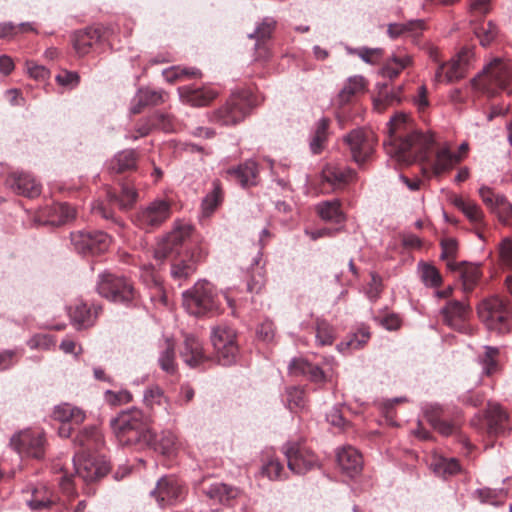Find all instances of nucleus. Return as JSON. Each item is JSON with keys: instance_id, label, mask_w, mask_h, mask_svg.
Segmentation results:
<instances>
[{"instance_id": "nucleus-47", "label": "nucleus", "mask_w": 512, "mask_h": 512, "mask_svg": "<svg viewBox=\"0 0 512 512\" xmlns=\"http://www.w3.org/2000/svg\"><path fill=\"white\" fill-rule=\"evenodd\" d=\"M418 273L425 286L437 288L442 284V276L438 269L428 263H419Z\"/></svg>"}, {"instance_id": "nucleus-32", "label": "nucleus", "mask_w": 512, "mask_h": 512, "mask_svg": "<svg viewBox=\"0 0 512 512\" xmlns=\"http://www.w3.org/2000/svg\"><path fill=\"white\" fill-rule=\"evenodd\" d=\"M101 37L100 28L89 27L77 31L73 35V47L79 55H86L90 52L92 46L101 40Z\"/></svg>"}, {"instance_id": "nucleus-42", "label": "nucleus", "mask_w": 512, "mask_h": 512, "mask_svg": "<svg viewBox=\"0 0 512 512\" xmlns=\"http://www.w3.org/2000/svg\"><path fill=\"white\" fill-rule=\"evenodd\" d=\"M223 200V190L218 180L212 182V190L202 200L201 208L204 216L209 217Z\"/></svg>"}, {"instance_id": "nucleus-61", "label": "nucleus", "mask_w": 512, "mask_h": 512, "mask_svg": "<svg viewBox=\"0 0 512 512\" xmlns=\"http://www.w3.org/2000/svg\"><path fill=\"white\" fill-rule=\"evenodd\" d=\"M462 213L474 224H480L483 221L484 214L480 206L473 201H469L463 208Z\"/></svg>"}, {"instance_id": "nucleus-23", "label": "nucleus", "mask_w": 512, "mask_h": 512, "mask_svg": "<svg viewBox=\"0 0 512 512\" xmlns=\"http://www.w3.org/2000/svg\"><path fill=\"white\" fill-rule=\"evenodd\" d=\"M79 449L75 453H92L104 445L103 434L96 425L84 427L74 439Z\"/></svg>"}, {"instance_id": "nucleus-40", "label": "nucleus", "mask_w": 512, "mask_h": 512, "mask_svg": "<svg viewBox=\"0 0 512 512\" xmlns=\"http://www.w3.org/2000/svg\"><path fill=\"white\" fill-rule=\"evenodd\" d=\"M499 349L493 346H484V353L477 358L478 363L482 367V374L491 376L499 370Z\"/></svg>"}, {"instance_id": "nucleus-25", "label": "nucleus", "mask_w": 512, "mask_h": 512, "mask_svg": "<svg viewBox=\"0 0 512 512\" xmlns=\"http://www.w3.org/2000/svg\"><path fill=\"white\" fill-rule=\"evenodd\" d=\"M101 310L102 308L99 305L88 307L86 303L79 301L69 307L68 313L72 323L77 329H84L95 324Z\"/></svg>"}, {"instance_id": "nucleus-6", "label": "nucleus", "mask_w": 512, "mask_h": 512, "mask_svg": "<svg viewBox=\"0 0 512 512\" xmlns=\"http://www.w3.org/2000/svg\"><path fill=\"white\" fill-rule=\"evenodd\" d=\"M183 306L194 316H203L218 308L217 294L208 281H199L191 289L183 292Z\"/></svg>"}, {"instance_id": "nucleus-15", "label": "nucleus", "mask_w": 512, "mask_h": 512, "mask_svg": "<svg viewBox=\"0 0 512 512\" xmlns=\"http://www.w3.org/2000/svg\"><path fill=\"white\" fill-rule=\"evenodd\" d=\"M10 445L21 456L41 459L45 454V437L39 430L27 429L13 435Z\"/></svg>"}, {"instance_id": "nucleus-59", "label": "nucleus", "mask_w": 512, "mask_h": 512, "mask_svg": "<svg viewBox=\"0 0 512 512\" xmlns=\"http://www.w3.org/2000/svg\"><path fill=\"white\" fill-rule=\"evenodd\" d=\"M154 128L160 129L164 132L175 131V121L172 116L165 113H155L152 115Z\"/></svg>"}, {"instance_id": "nucleus-33", "label": "nucleus", "mask_w": 512, "mask_h": 512, "mask_svg": "<svg viewBox=\"0 0 512 512\" xmlns=\"http://www.w3.org/2000/svg\"><path fill=\"white\" fill-rule=\"evenodd\" d=\"M289 372L292 375L306 376L315 383L324 382L326 379L324 371L317 365L310 363L303 358H295L289 364Z\"/></svg>"}, {"instance_id": "nucleus-64", "label": "nucleus", "mask_w": 512, "mask_h": 512, "mask_svg": "<svg viewBox=\"0 0 512 512\" xmlns=\"http://www.w3.org/2000/svg\"><path fill=\"white\" fill-rule=\"evenodd\" d=\"M55 80L61 86L74 88L79 84L80 77L76 72L64 70L55 77Z\"/></svg>"}, {"instance_id": "nucleus-52", "label": "nucleus", "mask_w": 512, "mask_h": 512, "mask_svg": "<svg viewBox=\"0 0 512 512\" xmlns=\"http://www.w3.org/2000/svg\"><path fill=\"white\" fill-rule=\"evenodd\" d=\"M158 363L164 372L168 374H174L176 372L175 351L170 343H167L165 350L160 353Z\"/></svg>"}, {"instance_id": "nucleus-22", "label": "nucleus", "mask_w": 512, "mask_h": 512, "mask_svg": "<svg viewBox=\"0 0 512 512\" xmlns=\"http://www.w3.org/2000/svg\"><path fill=\"white\" fill-rule=\"evenodd\" d=\"M225 174L242 188H248L257 185L259 168L254 160L249 159L237 167L227 169Z\"/></svg>"}, {"instance_id": "nucleus-39", "label": "nucleus", "mask_w": 512, "mask_h": 512, "mask_svg": "<svg viewBox=\"0 0 512 512\" xmlns=\"http://www.w3.org/2000/svg\"><path fill=\"white\" fill-rule=\"evenodd\" d=\"M462 158L463 156H460L455 152H451L447 147L440 148L436 153L433 171L435 174L446 172L458 164Z\"/></svg>"}, {"instance_id": "nucleus-5", "label": "nucleus", "mask_w": 512, "mask_h": 512, "mask_svg": "<svg viewBox=\"0 0 512 512\" xmlns=\"http://www.w3.org/2000/svg\"><path fill=\"white\" fill-rule=\"evenodd\" d=\"M478 316L490 331L506 333L511 328V309L499 296L483 300L478 306Z\"/></svg>"}, {"instance_id": "nucleus-13", "label": "nucleus", "mask_w": 512, "mask_h": 512, "mask_svg": "<svg viewBox=\"0 0 512 512\" xmlns=\"http://www.w3.org/2000/svg\"><path fill=\"white\" fill-rule=\"evenodd\" d=\"M343 140L358 165L364 164L371 157L377 142L374 133L363 128L352 130L344 136Z\"/></svg>"}, {"instance_id": "nucleus-49", "label": "nucleus", "mask_w": 512, "mask_h": 512, "mask_svg": "<svg viewBox=\"0 0 512 512\" xmlns=\"http://www.w3.org/2000/svg\"><path fill=\"white\" fill-rule=\"evenodd\" d=\"M370 339V332L366 328H360L352 334L347 341L338 344V350L344 352L346 350H357L362 348Z\"/></svg>"}, {"instance_id": "nucleus-11", "label": "nucleus", "mask_w": 512, "mask_h": 512, "mask_svg": "<svg viewBox=\"0 0 512 512\" xmlns=\"http://www.w3.org/2000/svg\"><path fill=\"white\" fill-rule=\"evenodd\" d=\"M211 342L219 364L229 366L236 361L238 344L234 329L226 325L214 327L211 331Z\"/></svg>"}, {"instance_id": "nucleus-30", "label": "nucleus", "mask_w": 512, "mask_h": 512, "mask_svg": "<svg viewBox=\"0 0 512 512\" xmlns=\"http://www.w3.org/2000/svg\"><path fill=\"white\" fill-rule=\"evenodd\" d=\"M357 178L355 170L340 165L328 164L322 171L323 181L334 187L346 185Z\"/></svg>"}, {"instance_id": "nucleus-26", "label": "nucleus", "mask_w": 512, "mask_h": 512, "mask_svg": "<svg viewBox=\"0 0 512 512\" xmlns=\"http://www.w3.org/2000/svg\"><path fill=\"white\" fill-rule=\"evenodd\" d=\"M178 94L183 103L193 107L208 105L217 96V93L208 87L181 86Z\"/></svg>"}, {"instance_id": "nucleus-41", "label": "nucleus", "mask_w": 512, "mask_h": 512, "mask_svg": "<svg viewBox=\"0 0 512 512\" xmlns=\"http://www.w3.org/2000/svg\"><path fill=\"white\" fill-rule=\"evenodd\" d=\"M340 206V201L338 199H333L319 203L316 209L323 220L341 223L344 221L345 217Z\"/></svg>"}, {"instance_id": "nucleus-57", "label": "nucleus", "mask_w": 512, "mask_h": 512, "mask_svg": "<svg viewBox=\"0 0 512 512\" xmlns=\"http://www.w3.org/2000/svg\"><path fill=\"white\" fill-rule=\"evenodd\" d=\"M349 52L356 54L359 58L368 64H375L380 60L383 50L381 48L360 47L350 49Z\"/></svg>"}, {"instance_id": "nucleus-45", "label": "nucleus", "mask_w": 512, "mask_h": 512, "mask_svg": "<svg viewBox=\"0 0 512 512\" xmlns=\"http://www.w3.org/2000/svg\"><path fill=\"white\" fill-rule=\"evenodd\" d=\"M365 89V79L362 76L350 77L339 92V100L341 103H347L351 98Z\"/></svg>"}, {"instance_id": "nucleus-54", "label": "nucleus", "mask_w": 512, "mask_h": 512, "mask_svg": "<svg viewBox=\"0 0 512 512\" xmlns=\"http://www.w3.org/2000/svg\"><path fill=\"white\" fill-rule=\"evenodd\" d=\"M504 225H512V204L503 196H499L497 207L493 211Z\"/></svg>"}, {"instance_id": "nucleus-8", "label": "nucleus", "mask_w": 512, "mask_h": 512, "mask_svg": "<svg viewBox=\"0 0 512 512\" xmlns=\"http://www.w3.org/2000/svg\"><path fill=\"white\" fill-rule=\"evenodd\" d=\"M254 105L255 100L248 91L233 94L225 105L214 112L212 121L220 125H235L245 118Z\"/></svg>"}, {"instance_id": "nucleus-38", "label": "nucleus", "mask_w": 512, "mask_h": 512, "mask_svg": "<svg viewBox=\"0 0 512 512\" xmlns=\"http://www.w3.org/2000/svg\"><path fill=\"white\" fill-rule=\"evenodd\" d=\"M53 418L60 422H71L74 425H79L84 422L86 414L78 407L63 403L54 408Z\"/></svg>"}, {"instance_id": "nucleus-62", "label": "nucleus", "mask_w": 512, "mask_h": 512, "mask_svg": "<svg viewBox=\"0 0 512 512\" xmlns=\"http://www.w3.org/2000/svg\"><path fill=\"white\" fill-rule=\"evenodd\" d=\"M475 493L482 503L491 505H498L500 503L499 495L501 494V491L498 492L495 489L485 487L477 489Z\"/></svg>"}, {"instance_id": "nucleus-55", "label": "nucleus", "mask_w": 512, "mask_h": 512, "mask_svg": "<svg viewBox=\"0 0 512 512\" xmlns=\"http://www.w3.org/2000/svg\"><path fill=\"white\" fill-rule=\"evenodd\" d=\"M51 210L53 211V213L55 215L58 216L57 222L59 224L66 223V222L74 219L76 216L75 209L67 203H55L51 207ZM51 222L55 223L56 220L52 219Z\"/></svg>"}, {"instance_id": "nucleus-17", "label": "nucleus", "mask_w": 512, "mask_h": 512, "mask_svg": "<svg viewBox=\"0 0 512 512\" xmlns=\"http://www.w3.org/2000/svg\"><path fill=\"white\" fill-rule=\"evenodd\" d=\"M73 464L76 474L85 482L104 477L110 469L104 460L96 458L92 453H75Z\"/></svg>"}, {"instance_id": "nucleus-12", "label": "nucleus", "mask_w": 512, "mask_h": 512, "mask_svg": "<svg viewBox=\"0 0 512 512\" xmlns=\"http://www.w3.org/2000/svg\"><path fill=\"white\" fill-rule=\"evenodd\" d=\"M75 251L83 255H99L106 252L111 237L103 231H76L70 234Z\"/></svg>"}, {"instance_id": "nucleus-28", "label": "nucleus", "mask_w": 512, "mask_h": 512, "mask_svg": "<svg viewBox=\"0 0 512 512\" xmlns=\"http://www.w3.org/2000/svg\"><path fill=\"white\" fill-rule=\"evenodd\" d=\"M486 421L488 433L492 435L504 433L510 427L508 412L496 403L488 404Z\"/></svg>"}, {"instance_id": "nucleus-53", "label": "nucleus", "mask_w": 512, "mask_h": 512, "mask_svg": "<svg viewBox=\"0 0 512 512\" xmlns=\"http://www.w3.org/2000/svg\"><path fill=\"white\" fill-rule=\"evenodd\" d=\"M276 21L272 18L266 17L263 21L256 27L255 31L248 35L250 39H256L257 45L260 41H265L270 38L274 28Z\"/></svg>"}, {"instance_id": "nucleus-48", "label": "nucleus", "mask_w": 512, "mask_h": 512, "mask_svg": "<svg viewBox=\"0 0 512 512\" xmlns=\"http://www.w3.org/2000/svg\"><path fill=\"white\" fill-rule=\"evenodd\" d=\"M402 86H398L395 90L387 92L386 90L379 91L378 97L374 99V109L379 113L383 112L388 106L401 101Z\"/></svg>"}, {"instance_id": "nucleus-37", "label": "nucleus", "mask_w": 512, "mask_h": 512, "mask_svg": "<svg viewBox=\"0 0 512 512\" xmlns=\"http://www.w3.org/2000/svg\"><path fill=\"white\" fill-rule=\"evenodd\" d=\"M138 154L134 149H126L117 153L109 162L108 169L122 173L136 167Z\"/></svg>"}, {"instance_id": "nucleus-35", "label": "nucleus", "mask_w": 512, "mask_h": 512, "mask_svg": "<svg viewBox=\"0 0 512 512\" xmlns=\"http://www.w3.org/2000/svg\"><path fill=\"white\" fill-rule=\"evenodd\" d=\"M412 62L413 60L411 55L407 53L394 54L386 60L384 66L380 70V74L382 77L392 80L396 78L401 71L409 67Z\"/></svg>"}, {"instance_id": "nucleus-27", "label": "nucleus", "mask_w": 512, "mask_h": 512, "mask_svg": "<svg viewBox=\"0 0 512 512\" xmlns=\"http://www.w3.org/2000/svg\"><path fill=\"white\" fill-rule=\"evenodd\" d=\"M337 463L341 471L348 477L353 478L362 470V456L353 447L347 446L338 450Z\"/></svg>"}, {"instance_id": "nucleus-50", "label": "nucleus", "mask_w": 512, "mask_h": 512, "mask_svg": "<svg viewBox=\"0 0 512 512\" xmlns=\"http://www.w3.org/2000/svg\"><path fill=\"white\" fill-rule=\"evenodd\" d=\"M434 472L441 476L455 475L460 471V464L455 458L439 457L432 463Z\"/></svg>"}, {"instance_id": "nucleus-19", "label": "nucleus", "mask_w": 512, "mask_h": 512, "mask_svg": "<svg viewBox=\"0 0 512 512\" xmlns=\"http://www.w3.org/2000/svg\"><path fill=\"white\" fill-rule=\"evenodd\" d=\"M185 489L177 478L165 476L158 480L151 495L156 498L159 506L173 505L184 498Z\"/></svg>"}, {"instance_id": "nucleus-51", "label": "nucleus", "mask_w": 512, "mask_h": 512, "mask_svg": "<svg viewBox=\"0 0 512 512\" xmlns=\"http://www.w3.org/2000/svg\"><path fill=\"white\" fill-rule=\"evenodd\" d=\"M262 473L270 480H282L286 477V472L283 464L277 458L269 459L262 466Z\"/></svg>"}, {"instance_id": "nucleus-21", "label": "nucleus", "mask_w": 512, "mask_h": 512, "mask_svg": "<svg viewBox=\"0 0 512 512\" xmlns=\"http://www.w3.org/2000/svg\"><path fill=\"white\" fill-rule=\"evenodd\" d=\"M5 182L15 193L28 198H35L41 193L40 183L29 173L13 172Z\"/></svg>"}, {"instance_id": "nucleus-24", "label": "nucleus", "mask_w": 512, "mask_h": 512, "mask_svg": "<svg viewBox=\"0 0 512 512\" xmlns=\"http://www.w3.org/2000/svg\"><path fill=\"white\" fill-rule=\"evenodd\" d=\"M180 357L186 365L195 368L208 360L203 343L194 335H186L183 346L180 349Z\"/></svg>"}, {"instance_id": "nucleus-4", "label": "nucleus", "mask_w": 512, "mask_h": 512, "mask_svg": "<svg viewBox=\"0 0 512 512\" xmlns=\"http://www.w3.org/2000/svg\"><path fill=\"white\" fill-rule=\"evenodd\" d=\"M473 81L479 88L491 92L501 90L512 95V64L509 60L496 58Z\"/></svg>"}, {"instance_id": "nucleus-9", "label": "nucleus", "mask_w": 512, "mask_h": 512, "mask_svg": "<svg viewBox=\"0 0 512 512\" xmlns=\"http://www.w3.org/2000/svg\"><path fill=\"white\" fill-rule=\"evenodd\" d=\"M172 213L171 204L165 199H155L141 207L134 216V224L146 232L159 228Z\"/></svg>"}, {"instance_id": "nucleus-56", "label": "nucleus", "mask_w": 512, "mask_h": 512, "mask_svg": "<svg viewBox=\"0 0 512 512\" xmlns=\"http://www.w3.org/2000/svg\"><path fill=\"white\" fill-rule=\"evenodd\" d=\"M286 402L288 408L293 411L296 408H303L305 397L303 389L299 387H289L286 390Z\"/></svg>"}, {"instance_id": "nucleus-46", "label": "nucleus", "mask_w": 512, "mask_h": 512, "mask_svg": "<svg viewBox=\"0 0 512 512\" xmlns=\"http://www.w3.org/2000/svg\"><path fill=\"white\" fill-rule=\"evenodd\" d=\"M475 36L483 47L489 46L498 36V26L493 21L483 22L474 29Z\"/></svg>"}, {"instance_id": "nucleus-63", "label": "nucleus", "mask_w": 512, "mask_h": 512, "mask_svg": "<svg viewBox=\"0 0 512 512\" xmlns=\"http://www.w3.org/2000/svg\"><path fill=\"white\" fill-rule=\"evenodd\" d=\"M479 196L482 199L483 203L493 212L495 210V207H497L499 196L503 195L495 194L490 187L482 186L479 189Z\"/></svg>"}, {"instance_id": "nucleus-10", "label": "nucleus", "mask_w": 512, "mask_h": 512, "mask_svg": "<svg viewBox=\"0 0 512 512\" xmlns=\"http://www.w3.org/2000/svg\"><path fill=\"white\" fill-rule=\"evenodd\" d=\"M97 291L102 297L116 303L128 304L135 298L132 284L126 278L112 273L99 275Z\"/></svg>"}, {"instance_id": "nucleus-3", "label": "nucleus", "mask_w": 512, "mask_h": 512, "mask_svg": "<svg viewBox=\"0 0 512 512\" xmlns=\"http://www.w3.org/2000/svg\"><path fill=\"white\" fill-rule=\"evenodd\" d=\"M110 427L123 446L144 447L152 439V431L149 428L144 414L138 409L120 412L110 421Z\"/></svg>"}, {"instance_id": "nucleus-36", "label": "nucleus", "mask_w": 512, "mask_h": 512, "mask_svg": "<svg viewBox=\"0 0 512 512\" xmlns=\"http://www.w3.org/2000/svg\"><path fill=\"white\" fill-rule=\"evenodd\" d=\"M425 27V21L422 19L410 20L406 23H391L388 25L387 34L391 39L406 34L416 37L424 31Z\"/></svg>"}, {"instance_id": "nucleus-2", "label": "nucleus", "mask_w": 512, "mask_h": 512, "mask_svg": "<svg viewBox=\"0 0 512 512\" xmlns=\"http://www.w3.org/2000/svg\"><path fill=\"white\" fill-rule=\"evenodd\" d=\"M193 226L189 223L176 221L172 230L157 244L154 250V259L162 264L164 260L171 259L170 274L173 279L182 281L190 277L195 271L198 262L205 256L202 249L192 251L179 257L182 247L191 237Z\"/></svg>"}, {"instance_id": "nucleus-60", "label": "nucleus", "mask_w": 512, "mask_h": 512, "mask_svg": "<svg viewBox=\"0 0 512 512\" xmlns=\"http://www.w3.org/2000/svg\"><path fill=\"white\" fill-rule=\"evenodd\" d=\"M441 258L444 260H448V267L453 268V265L450 260H453L457 255L458 243L454 238H446L441 242Z\"/></svg>"}, {"instance_id": "nucleus-18", "label": "nucleus", "mask_w": 512, "mask_h": 512, "mask_svg": "<svg viewBox=\"0 0 512 512\" xmlns=\"http://www.w3.org/2000/svg\"><path fill=\"white\" fill-rule=\"evenodd\" d=\"M472 51L469 48L462 49L455 58L447 63L438 66L434 80L435 82H453L464 77Z\"/></svg>"}, {"instance_id": "nucleus-16", "label": "nucleus", "mask_w": 512, "mask_h": 512, "mask_svg": "<svg viewBox=\"0 0 512 512\" xmlns=\"http://www.w3.org/2000/svg\"><path fill=\"white\" fill-rule=\"evenodd\" d=\"M440 315L448 327L465 334L473 333V328L468 323L471 308L467 303L450 300L441 308Z\"/></svg>"}, {"instance_id": "nucleus-1", "label": "nucleus", "mask_w": 512, "mask_h": 512, "mask_svg": "<svg viewBox=\"0 0 512 512\" xmlns=\"http://www.w3.org/2000/svg\"><path fill=\"white\" fill-rule=\"evenodd\" d=\"M435 140L430 133L414 129L408 115L397 112L388 122L386 153L397 162L409 165L416 160H426Z\"/></svg>"}, {"instance_id": "nucleus-29", "label": "nucleus", "mask_w": 512, "mask_h": 512, "mask_svg": "<svg viewBox=\"0 0 512 512\" xmlns=\"http://www.w3.org/2000/svg\"><path fill=\"white\" fill-rule=\"evenodd\" d=\"M144 447H150L156 452L171 456L178 451L180 442L174 432L170 430H163L159 434L152 432L151 441L144 443Z\"/></svg>"}, {"instance_id": "nucleus-58", "label": "nucleus", "mask_w": 512, "mask_h": 512, "mask_svg": "<svg viewBox=\"0 0 512 512\" xmlns=\"http://www.w3.org/2000/svg\"><path fill=\"white\" fill-rule=\"evenodd\" d=\"M104 400L111 406H119L132 401V394L128 390L112 391L106 390Z\"/></svg>"}, {"instance_id": "nucleus-44", "label": "nucleus", "mask_w": 512, "mask_h": 512, "mask_svg": "<svg viewBox=\"0 0 512 512\" xmlns=\"http://www.w3.org/2000/svg\"><path fill=\"white\" fill-rule=\"evenodd\" d=\"M336 339L334 327L325 319L316 320V344L318 346H330Z\"/></svg>"}, {"instance_id": "nucleus-43", "label": "nucleus", "mask_w": 512, "mask_h": 512, "mask_svg": "<svg viewBox=\"0 0 512 512\" xmlns=\"http://www.w3.org/2000/svg\"><path fill=\"white\" fill-rule=\"evenodd\" d=\"M55 500L52 493L45 486H38L32 490L31 498L27 500L32 510H43L50 507Z\"/></svg>"}, {"instance_id": "nucleus-7", "label": "nucleus", "mask_w": 512, "mask_h": 512, "mask_svg": "<svg viewBox=\"0 0 512 512\" xmlns=\"http://www.w3.org/2000/svg\"><path fill=\"white\" fill-rule=\"evenodd\" d=\"M137 197V190L133 186L122 183L120 194L108 190L106 200H97L92 203L91 211L105 220L116 221L113 207L117 206L120 210L130 209L136 203Z\"/></svg>"}, {"instance_id": "nucleus-14", "label": "nucleus", "mask_w": 512, "mask_h": 512, "mask_svg": "<svg viewBox=\"0 0 512 512\" xmlns=\"http://www.w3.org/2000/svg\"><path fill=\"white\" fill-rule=\"evenodd\" d=\"M287 466L295 474L302 475L318 465L317 456L304 444L288 442L282 447Z\"/></svg>"}, {"instance_id": "nucleus-31", "label": "nucleus", "mask_w": 512, "mask_h": 512, "mask_svg": "<svg viewBox=\"0 0 512 512\" xmlns=\"http://www.w3.org/2000/svg\"><path fill=\"white\" fill-rule=\"evenodd\" d=\"M165 93L161 90L141 88L131 102V113L138 114L147 106H156L164 102Z\"/></svg>"}, {"instance_id": "nucleus-34", "label": "nucleus", "mask_w": 512, "mask_h": 512, "mask_svg": "<svg viewBox=\"0 0 512 512\" xmlns=\"http://www.w3.org/2000/svg\"><path fill=\"white\" fill-rule=\"evenodd\" d=\"M329 125L330 120L326 117L315 123L309 140V148L313 154H320L325 149L329 138Z\"/></svg>"}, {"instance_id": "nucleus-20", "label": "nucleus", "mask_w": 512, "mask_h": 512, "mask_svg": "<svg viewBox=\"0 0 512 512\" xmlns=\"http://www.w3.org/2000/svg\"><path fill=\"white\" fill-rule=\"evenodd\" d=\"M199 490L210 500L223 505H231L240 493L236 487L210 479H204L199 485Z\"/></svg>"}]
</instances>
